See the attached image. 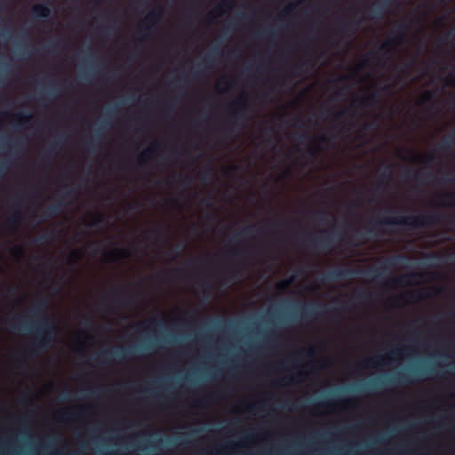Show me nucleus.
<instances>
[{
    "label": "nucleus",
    "instance_id": "nucleus-20",
    "mask_svg": "<svg viewBox=\"0 0 455 455\" xmlns=\"http://www.w3.org/2000/svg\"><path fill=\"white\" fill-rule=\"evenodd\" d=\"M454 35H455V28L450 29V30L446 31L445 33L440 35L436 41L437 44L439 46H449L453 41Z\"/></svg>",
    "mask_w": 455,
    "mask_h": 455
},
{
    "label": "nucleus",
    "instance_id": "nucleus-64",
    "mask_svg": "<svg viewBox=\"0 0 455 455\" xmlns=\"http://www.w3.org/2000/svg\"><path fill=\"white\" fill-rule=\"evenodd\" d=\"M151 232L160 235L162 234V229H161V228L157 227V228L152 229Z\"/></svg>",
    "mask_w": 455,
    "mask_h": 455
},
{
    "label": "nucleus",
    "instance_id": "nucleus-58",
    "mask_svg": "<svg viewBox=\"0 0 455 455\" xmlns=\"http://www.w3.org/2000/svg\"><path fill=\"white\" fill-rule=\"evenodd\" d=\"M429 69V64L427 62H424V66L420 68V71L422 76H426Z\"/></svg>",
    "mask_w": 455,
    "mask_h": 455
},
{
    "label": "nucleus",
    "instance_id": "nucleus-25",
    "mask_svg": "<svg viewBox=\"0 0 455 455\" xmlns=\"http://www.w3.org/2000/svg\"><path fill=\"white\" fill-rule=\"evenodd\" d=\"M21 220V213L20 210H16L13 214L8 217L6 220V226L9 228H17Z\"/></svg>",
    "mask_w": 455,
    "mask_h": 455
},
{
    "label": "nucleus",
    "instance_id": "nucleus-16",
    "mask_svg": "<svg viewBox=\"0 0 455 455\" xmlns=\"http://www.w3.org/2000/svg\"><path fill=\"white\" fill-rule=\"evenodd\" d=\"M435 97V92L431 90H425L422 92L417 100V104L419 107H424L427 104H431V106H434V100Z\"/></svg>",
    "mask_w": 455,
    "mask_h": 455
},
{
    "label": "nucleus",
    "instance_id": "nucleus-60",
    "mask_svg": "<svg viewBox=\"0 0 455 455\" xmlns=\"http://www.w3.org/2000/svg\"><path fill=\"white\" fill-rule=\"evenodd\" d=\"M209 176H210V170L209 169H207L204 172H201V178H202L203 180H207L209 179Z\"/></svg>",
    "mask_w": 455,
    "mask_h": 455
},
{
    "label": "nucleus",
    "instance_id": "nucleus-28",
    "mask_svg": "<svg viewBox=\"0 0 455 455\" xmlns=\"http://www.w3.org/2000/svg\"><path fill=\"white\" fill-rule=\"evenodd\" d=\"M102 140V135L100 131L97 129L94 131L92 137L87 142L88 148L90 151H95L96 146H99Z\"/></svg>",
    "mask_w": 455,
    "mask_h": 455
},
{
    "label": "nucleus",
    "instance_id": "nucleus-12",
    "mask_svg": "<svg viewBox=\"0 0 455 455\" xmlns=\"http://www.w3.org/2000/svg\"><path fill=\"white\" fill-rule=\"evenodd\" d=\"M392 3L394 20L391 28V44L393 54L395 56L398 54V20L395 18L396 13H398V0H392Z\"/></svg>",
    "mask_w": 455,
    "mask_h": 455
},
{
    "label": "nucleus",
    "instance_id": "nucleus-47",
    "mask_svg": "<svg viewBox=\"0 0 455 455\" xmlns=\"http://www.w3.org/2000/svg\"><path fill=\"white\" fill-rule=\"evenodd\" d=\"M355 296L358 299H362V300H364L368 298L369 296V292H367L366 291L364 290H362V289H357L355 291Z\"/></svg>",
    "mask_w": 455,
    "mask_h": 455
},
{
    "label": "nucleus",
    "instance_id": "nucleus-48",
    "mask_svg": "<svg viewBox=\"0 0 455 455\" xmlns=\"http://www.w3.org/2000/svg\"><path fill=\"white\" fill-rule=\"evenodd\" d=\"M377 52H371L368 54L365 55V58L363 61V66H368V63L371 61H373L376 59Z\"/></svg>",
    "mask_w": 455,
    "mask_h": 455
},
{
    "label": "nucleus",
    "instance_id": "nucleus-4",
    "mask_svg": "<svg viewBox=\"0 0 455 455\" xmlns=\"http://www.w3.org/2000/svg\"><path fill=\"white\" fill-rule=\"evenodd\" d=\"M384 275V267L379 265L371 266L367 268L339 267L323 273L321 281L323 283L337 280L351 279L357 275H363L371 282H378Z\"/></svg>",
    "mask_w": 455,
    "mask_h": 455
},
{
    "label": "nucleus",
    "instance_id": "nucleus-50",
    "mask_svg": "<svg viewBox=\"0 0 455 455\" xmlns=\"http://www.w3.org/2000/svg\"><path fill=\"white\" fill-rule=\"evenodd\" d=\"M81 323L86 329H91L92 327V320L87 316L83 317Z\"/></svg>",
    "mask_w": 455,
    "mask_h": 455
},
{
    "label": "nucleus",
    "instance_id": "nucleus-22",
    "mask_svg": "<svg viewBox=\"0 0 455 455\" xmlns=\"http://www.w3.org/2000/svg\"><path fill=\"white\" fill-rule=\"evenodd\" d=\"M356 111L353 107L345 108L342 110L336 112L334 115V119L336 121H341L343 119H347L348 117L355 116Z\"/></svg>",
    "mask_w": 455,
    "mask_h": 455
},
{
    "label": "nucleus",
    "instance_id": "nucleus-57",
    "mask_svg": "<svg viewBox=\"0 0 455 455\" xmlns=\"http://www.w3.org/2000/svg\"><path fill=\"white\" fill-rule=\"evenodd\" d=\"M315 139L319 140L322 143H328L329 140H330L329 137L327 135H325V134H322L319 137L315 138Z\"/></svg>",
    "mask_w": 455,
    "mask_h": 455
},
{
    "label": "nucleus",
    "instance_id": "nucleus-32",
    "mask_svg": "<svg viewBox=\"0 0 455 455\" xmlns=\"http://www.w3.org/2000/svg\"><path fill=\"white\" fill-rule=\"evenodd\" d=\"M307 241L310 243H312L315 247H321V248H326L331 246V242L329 238H320L317 240V242L313 243V237L311 235H308L307 236Z\"/></svg>",
    "mask_w": 455,
    "mask_h": 455
},
{
    "label": "nucleus",
    "instance_id": "nucleus-54",
    "mask_svg": "<svg viewBox=\"0 0 455 455\" xmlns=\"http://www.w3.org/2000/svg\"><path fill=\"white\" fill-rule=\"evenodd\" d=\"M322 151V148L320 146L311 147L308 148V153L310 156H315L317 153Z\"/></svg>",
    "mask_w": 455,
    "mask_h": 455
},
{
    "label": "nucleus",
    "instance_id": "nucleus-21",
    "mask_svg": "<svg viewBox=\"0 0 455 455\" xmlns=\"http://www.w3.org/2000/svg\"><path fill=\"white\" fill-rule=\"evenodd\" d=\"M260 229L256 228L255 226H247L242 228L239 232L235 234L233 239H237L242 236L244 238H251L256 232H259Z\"/></svg>",
    "mask_w": 455,
    "mask_h": 455
},
{
    "label": "nucleus",
    "instance_id": "nucleus-17",
    "mask_svg": "<svg viewBox=\"0 0 455 455\" xmlns=\"http://www.w3.org/2000/svg\"><path fill=\"white\" fill-rule=\"evenodd\" d=\"M356 31L355 22L345 20L339 24L338 33L344 35L347 34L351 36Z\"/></svg>",
    "mask_w": 455,
    "mask_h": 455
},
{
    "label": "nucleus",
    "instance_id": "nucleus-30",
    "mask_svg": "<svg viewBox=\"0 0 455 455\" xmlns=\"http://www.w3.org/2000/svg\"><path fill=\"white\" fill-rule=\"evenodd\" d=\"M418 9L420 10L422 13L417 21L419 24H422V22L427 19L428 12L431 9L429 1L425 0L421 4L418 6Z\"/></svg>",
    "mask_w": 455,
    "mask_h": 455
},
{
    "label": "nucleus",
    "instance_id": "nucleus-8",
    "mask_svg": "<svg viewBox=\"0 0 455 455\" xmlns=\"http://www.w3.org/2000/svg\"><path fill=\"white\" fill-rule=\"evenodd\" d=\"M164 13V9L161 6H157L151 10L146 16L142 24L137 29V34L141 36L142 40H146L150 34V28L147 25L154 26L156 24Z\"/></svg>",
    "mask_w": 455,
    "mask_h": 455
},
{
    "label": "nucleus",
    "instance_id": "nucleus-31",
    "mask_svg": "<svg viewBox=\"0 0 455 455\" xmlns=\"http://www.w3.org/2000/svg\"><path fill=\"white\" fill-rule=\"evenodd\" d=\"M219 396H220V393L219 392H215L213 394H209V395H205L204 398L198 400L196 403V406H197V407H204L208 403H210L211 402H212L215 399H217Z\"/></svg>",
    "mask_w": 455,
    "mask_h": 455
},
{
    "label": "nucleus",
    "instance_id": "nucleus-3",
    "mask_svg": "<svg viewBox=\"0 0 455 455\" xmlns=\"http://www.w3.org/2000/svg\"><path fill=\"white\" fill-rule=\"evenodd\" d=\"M398 148L395 145L394 147V178H393V199L394 205L392 208V215H388L387 211H374L373 213L369 217L366 226L364 228L365 233L369 236H373L377 234V231L383 225L391 224L393 227V235L395 236L398 234V204L396 200L398 199V180L395 172L398 170Z\"/></svg>",
    "mask_w": 455,
    "mask_h": 455
},
{
    "label": "nucleus",
    "instance_id": "nucleus-43",
    "mask_svg": "<svg viewBox=\"0 0 455 455\" xmlns=\"http://www.w3.org/2000/svg\"><path fill=\"white\" fill-rule=\"evenodd\" d=\"M411 276L415 283H420L425 281L428 275L425 272H414L411 275Z\"/></svg>",
    "mask_w": 455,
    "mask_h": 455
},
{
    "label": "nucleus",
    "instance_id": "nucleus-49",
    "mask_svg": "<svg viewBox=\"0 0 455 455\" xmlns=\"http://www.w3.org/2000/svg\"><path fill=\"white\" fill-rule=\"evenodd\" d=\"M214 196L213 195H209L202 200V204L207 207H212L213 204Z\"/></svg>",
    "mask_w": 455,
    "mask_h": 455
},
{
    "label": "nucleus",
    "instance_id": "nucleus-56",
    "mask_svg": "<svg viewBox=\"0 0 455 455\" xmlns=\"http://www.w3.org/2000/svg\"><path fill=\"white\" fill-rule=\"evenodd\" d=\"M441 198H450L452 203L455 204V192L454 193H446L444 195L440 196Z\"/></svg>",
    "mask_w": 455,
    "mask_h": 455
},
{
    "label": "nucleus",
    "instance_id": "nucleus-40",
    "mask_svg": "<svg viewBox=\"0 0 455 455\" xmlns=\"http://www.w3.org/2000/svg\"><path fill=\"white\" fill-rule=\"evenodd\" d=\"M71 419V413L64 411L56 414V420L59 422H68Z\"/></svg>",
    "mask_w": 455,
    "mask_h": 455
},
{
    "label": "nucleus",
    "instance_id": "nucleus-26",
    "mask_svg": "<svg viewBox=\"0 0 455 455\" xmlns=\"http://www.w3.org/2000/svg\"><path fill=\"white\" fill-rule=\"evenodd\" d=\"M435 174L432 172H416L414 174V180L420 184H425L430 180H433Z\"/></svg>",
    "mask_w": 455,
    "mask_h": 455
},
{
    "label": "nucleus",
    "instance_id": "nucleus-18",
    "mask_svg": "<svg viewBox=\"0 0 455 455\" xmlns=\"http://www.w3.org/2000/svg\"><path fill=\"white\" fill-rule=\"evenodd\" d=\"M32 13L36 18L47 19L51 15V9L43 4H37L33 6Z\"/></svg>",
    "mask_w": 455,
    "mask_h": 455
},
{
    "label": "nucleus",
    "instance_id": "nucleus-15",
    "mask_svg": "<svg viewBox=\"0 0 455 455\" xmlns=\"http://www.w3.org/2000/svg\"><path fill=\"white\" fill-rule=\"evenodd\" d=\"M157 147L158 143H154L149 148L141 152L138 161V164L140 167L147 166L148 161L150 159L151 155H155L156 153Z\"/></svg>",
    "mask_w": 455,
    "mask_h": 455
},
{
    "label": "nucleus",
    "instance_id": "nucleus-9",
    "mask_svg": "<svg viewBox=\"0 0 455 455\" xmlns=\"http://www.w3.org/2000/svg\"><path fill=\"white\" fill-rule=\"evenodd\" d=\"M60 200L57 204L49 205L47 207V209L44 212V213H43L44 220H48L50 218H52L63 211V208L66 205V204L63 203L62 200L71 197V189L68 188L65 191H63L62 193H60Z\"/></svg>",
    "mask_w": 455,
    "mask_h": 455
},
{
    "label": "nucleus",
    "instance_id": "nucleus-14",
    "mask_svg": "<svg viewBox=\"0 0 455 455\" xmlns=\"http://www.w3.org/2000/svg\"><path fill=\"white\" fill-rule=\"evenodd\" d=\"M438 291L437 288L432 289H419L413 291L411 293V299L413 302L419 303L426 299L427 298L433 297Z\"/></svg>",
    "mask_w": 455,
    "mask_h": 455
},
{
    "label": "nucleus",
    "instance_id": "nucleus-19",
    "mask_svg": "<svg viewBox=\"0 0 455 455\" xmlns=\"http://www.w3.org/2000/svg\"><path fill=\"white\" fill-rule=\"evenodd\" d=\"M164 319L161 317H153L148 322H140L134 325V327L143 329H149V328H156V327H162L164 325Z\"/></svg>",
    "mask_w": 455,
    "mask_h": 455
},
{
    "label": "nucleus",
    "instance_id": "nucleus-36",
    "mask_svg": "<svg viewBox=\"0 0 455 455\" xmlns=\"http://www.w3.org/2000/svg\"><path fill=\"white\" fill-rule=\"evenodd\" d=\"M184 247H185L184 244H180V245L176 246L175 248L167 251L166 253L168 256H170L172 258V259L174 260L180 256V253L183 251Z\"/></svg>",
    "mask_w": 455,
    "mask_h": 455
},
{
    "label": "nucleus",
    "instance_id": "nucleus-33",
    "mask_svg": "<svg viewBox=\"0 0 455 455\" xmlns=\"http://www.w3.org/2000/svg\"><path fill=\"white\" fill-rule=\"evenodd\" d=\"M451 146L452 140L448 137L443 140V141L436 147V149L441 153H447L451 150Z\"/></svg>",
    "mask_w": 455,
    "mask_h": 455
},
{
    "label": "nucleus",
    "instance_id": "nucleus-63",
    "mask_svg": "<svg viewBox=\"0 0 455 455\" xmlns=\"http://www.w3.org/2000/svg\"><path fill=\"white\" fill-rule=\"evenodd\" d=\"M297 123H298L299 127H303L306 124V121H305V119L302 116H299L297 118Z\"/></svg>",
    "mask_w": 455,
    "mask_h": 455
},
{
    "label": "nucleus",
    "instance_id": "nucleus-59",
    "mask_svg": "<svg viewBox=\"0 0 455 455\" xmlns=\"http://www.w3.org/2000/svg\"><path fill=\"white\" fill-rule=\"evenodd\" d=\"M392 114H393L394 117L398 116V104H397V102L395 100V102L393 104Z\"/></svg>",
    "mask_w": 455,
    "mask_h": 455
},
{
    "label": "nucleus",
    "instance_id": "nucleus-5",
    "mask_svg": "<svg viewBox=\"0 0 455 455\" xmlns=\"http://www.w3.org/2000/svg\"><path fill=\"white\" fill-rule=\"evenodd\" d=\"M403 1L400 0V162H403V154L404 151L403 146V110H404V84L403 80V73L404 71L403 64V45L404 43V21H403Z\"/></svg>",
    "mask_w": 455,
    "mask_h": 455
},
{
    "label": "nucleus",
    "instance_id": "nucleus-6",
    "mask_svg": "<svg viewBox=\"0 0 455 455\" xmlns=\"http://www.w3.org/2000/svg\"><path fill=\"white\" fill-rule=\"evenodd\" d=\"M402 212V193L400 192V212ZM442 215L435 212H419L411 214L407 218L400 214V228L404 225L410 226L411 228H423L430 227L437 223Z\"/></svg>",
    "mask_w": 455,
    "mask_h": 455
},
{
    "label": "nucleus",
    "instance_id": "nucleus-53",
    "mask_svg": "<svg viewBox=\"0 0 455 455\" xmlns=\"http://www.w3.org/2000/svg\"><path fill=\"white\" fill-rule=\"evenodd\" d=\"M310 140V137L308 136V134L307 132H301L300 134H299L298 136V141L300 142V143H303L305 141H308Z\"/></svg>",
    "mask_w": 455,
    "mask_h": 455
},
{
    "label": "nucleus",
    "instance_id": "nucleus-13",
    "mask_svg": "<svg viewBox=\"0 0 455 455\" xmlns=\"http://www.w3.org/2000/svg\"><path fill=\"white\" fill-rule=\"evenodd\" d=\"M384 364V356L377 354L372 356L366 357L363 361L355 364L356 370L377 368Z\"/></svg>",
    "mask_w": 455,
    "mask_h": 455
},
{
    "label": "nucleus",
    "instance_id": "nucleus-45",
    "mask_svg": "<svg viewBox=\"0 0 455 455\" xmlns=\"http://www.w3.org/2000/svg\"><path fill=\"white\" fill-rule=\"evenodd\" d=\"M246 251L240 249H235L229 251V255L234 259H242L245 256Z\"/></svg>",
    "mask_w": 455,
    "mask_h": 455
},
{
    "label": "nucleus",
    "instance_id": "nucleus-39",
    "mask_svg": "<svg viewBox=\"0 0 455 455\" xmlns=\"http://www.w3.org/2000/svg\"><path fill=\"white\" fill-rule=\"evenodd\" d=\"M435 158H436V156L433 152L427 153V154L420 156L421 162L426 165H429V164H433L435 162Z\"/></svg>",
    "mask_w": 455,
    "mask_h": 455
},
{
    "label": "nucleus",
    "instance_id": "nucleus-37",
    "mask_svg": "<svg viewBox=\"0 0 455 455\" xmlns=\"http://www.w3.org/2000/svg\"><path fill=\"white\" fill-rule=\"evenodd\" d=\"M294 281H295V275H292L290 278L283 280L280 283H278L276 285V288L279 291H285Z\"/></svg>",
    "mask_w": 455,
    "mask_h": 455
},
{
    "label": "nucleus",
    "instance_id": "nucleus-52",
    "mask_svg": "<svg viewBox=\"0 0 455 455\" xmlns=\"http://www.w3.org/2000/svg\"><path fill=\"white\" fill-rule=\"evenodd\" d=\"M393 77H394V85L397 84L398 81V63L395 62L393 65Z\"/></svg>",
    "mask_w": 455,
    "mask_h": 455
},
{
    "label": "nucleus",
    "instance_id": "nucleus-41",
    "mask_svg": "<svg viewBox=\"0 0 455 455\" xmlns=\"http://www.w3.org/2000/svg\"><path fill=\"white\" fill-rule=\"evenodd\" d=\"M426 40H427V36H423L422 37H420L419 39V44H418V46H417V57H420L423 52H425V49H426Z\"/></svg>",
    "mask_w": 455,
    "mask_h": 455
},
{
    "label": "nucleus",
    "instance_id": "nucleus-51",
    "mask_svg": "<svg viewBox=\"0 0 455 455\" xmlns=\"http://www.w3.org/2000/svg\"><path fill=\"white\" fill-rule=\"evenodd\" d=\"M200 286L205 291H211L212 289V284L204 279L200 282Z\"/></svg>",
    "mask_w": 455,
    "mask_h": 455
},
{
    "label": "nucleus",
    "instance_id": "nucleus-46",
    "mask_svg": "<svg viewBox=\"0 0 455 455\" xmlns=\"http://www.w3.org/2000/svg\"><path fill=\"white\" fill-rule=\"evenodd\" d=\"M381 188L380 183H377L374 185L371 189H369V192L371 194V197L369 199V203L372 204L375 202V195L379 192V188Z\"/></svg>",
    "mask_w": 455,
    "mask_h": 455
},
{
    "label": "nucleus",
    "instance_id": "nucleus-34",
    "mask_svg": "<svg viewBox=\"0 0 455 455\" xmlns=\"http://www.w3.org/2000/svg\"><path fill=\"white\" fill-rule=\"evenodd\" d=\"M427 371L422 368H414L411 371V382L417 383L422 379V377L426 375Z\"/></svg>",
    "mask_w": 455,
    "mask_h": 455
},
{
    "label": "nucleus",
    "instance_id": "nucleus-27",
    "mask_svg": "<svg viewBox=\"0 0 455 455\" xmlns=\"http://www.w3.org/2000/svg\"><path fill=\"white\" fill-rule=\"evenodd\" d=\"M105 255L107 257L110 258L113 260H117V259H120L126 258L128 256V253H127L126 251H124L123 249L116 248V249H114L112 251H107L105 253Z\"/></svg>",
    "mask_w": 455,
    "mask_h": 455
},
{
    "label": "nucleus",
    "instance_id": "nucleus-44",
    "mask_svg": "<svg viewBox=\"0 0 455 455\" xmlns=\"http://www.w3.org/2000/svg\"><path fill=\"white\" fill-rule=\"evenodd\" d=\"M305 374L301 371L296 372L292 377H291L285 384H291L295 382L300 381L304 378Z\"/></svg>",
    "mask_w": 455,
    "mask_h": 455
},
{
    "label": "nucleus",
    "instance_id": "nucleus-62",
    "mask_svg": "<svg viewBox=\"0 0 455 455\" xmlns=\"http://www.w3.org/2000/svg\"><path fill=\"white\" fill-rule=\"evenodd\" d=\"M180 177H182L183 181H184V183H185L186 185H189V184H191V182H192V178H191V177L187 176V175H183V174H182V175H180Z\"/></svg>",
    "mask_w": 455,
    "mask_h": 455
},
{
    "label": "nucleus",
    "instance_id": "nucleus-2",
    "mask_svg": "<svg viewBox=\"0 0 455 455\" xmlns=\"http://www.w3.org/2000/svg\"><path fill=\"white\" fill-rule=\"evenodd\" d=\"M50 300L43 298L36 300L30 311L31 322H24L20 329L27 332L35 333L36 339L22 353L24 358L35 356L50 349L56 341L58 327L54 321L45 315Z\"/></svg>",
    "mask_w": 455,
    "mask_h": 455
},
{
    "label": "nucleus",
    "instance_id": "nucleus-7",
    "mask_svg": "<svg viewBox=\"0 0 455 455\" xmlns=\"http://www.w3.org/2000/svg\"><path fill=\"white\" fill-rule=\"evenodd\" d=\"M247 96L243 94L231 103V111L225 130L233 132L235 128H240L243 121L247 119Z\"/></svg>",
    "mask_w": 455,
    "mask_h": 455
},
{
    "label": "nucleus",
    "instance_id": "nucleus-55",
    "mask_svg": "<svg viewBox=\"0 0 455 455\" xmlns=\"http://www.w3.org/2000/svg\"><path fill=\"white\" fill-rule=\"evenodd\" d=\"M56 143H52V145L44 152V157H48L56 148Z\"/></svg>",
    "mask_w": 455,
    "mask_h": 455
},
{
    "label": "nucleus",
    "instance_id": "nucleus-29",
    "mask_svg": "<svg viewBox=\"0 0 455 455\" xmlns=\"http://www.w3.org/2000/svg\"><path fill=\"white\" fill-rule=\"evenodd\" d=\"M376 100V95L375 94H368L364 95L363 97H360L356 100L357 106L358 107H371Z\"/></svg>",
    "mask_w": 455,
    "mask_h": 455
},
{
    "label": "nucleus",
    "instance_id": "nucleus-11",
    "mask_svg": "<svg viewBox=\"0 0 455 455\" xmlns=\"http://www.w3.org/2000/svg\"><path fill=\"white\" fill-rule=\"evenodd\" d=\"M130 353L131 349L126 347H116L110 350H102L100 352V355L102 356L100 361L101 363H108L111 360L112 356L120 361H124L128 359V355Z\"/></svg>",
    "mask_w": 455,
    "mask_h": 455
},
{
    "label": "nucleus",
    "instance_id": "nucleus-24",
    "mask_svg": "<svg viewBox=\"0 0 455 455\" xmlns=\"http://www.w3.org/2000/svg\"><path fill=\"white\" fill-rule=\"evenodd\" d=\"M33 118V115L29 113L20 112L13 117V123L16 125L28 124Z\"/></svg>",
    "mask_w": 455,
    "mask_h": 455
},
{
    "label": "nucleus",
    "instance_id": "nucleus-42",
    "mask_svg": "<svg viewBox=\"0 0 455 455\" xmlns=\"http://www.w3.org/2000/svg\"><path fill=\"white\" fill-rule=\"evenodd\" d=\"M104 223H105L104 215L101 213H97L94 216V219L92 220V221L90 223V226L91 227H99V226L103 225Z\"/></svg>",
    "mask_w": 455,
    "mask_h": 455
},
{
    "label": "nucleus",
    "instance_id": "nucleus-61",
    "mask_svg": "<svg viewBox=\"0 0 455 455\" xmlns=\"http://www.w3.org/2000/svg\"><path fill=\"white\" fill-rule=\"evenodd\" d=\"M95 244H96V248L93 250V253L99 254L101 252L102 244L100 242L95 243Z\"/></svg>",
    "mask_w": 455,
    "mask_h": 455
},
{
    "label": "nucleus",
    "instance_id": "nucleus-23",
    "mask_svg": "<svg viewBox=\"0 0 455 455\" xmlns=\"http://www.w3.org/2000/svg\"><path fill=\"white\" fill-rule=\"evenodd\" d=\"M322 306L314 305V304H307L303 313L301 314V318L308 319L315 315H321L323 312H318L315 309L320 308Z\"/></svg>",
    "mask_w": 455,
    "mask_h": 455
},
{
    "label": "nucleus",
    "instance_id": "nucleus-38",
    "mask_svg": "<svg viewBox=\"0 0 455 455\" xmlns=\"http://www.w3.org/2000/svg\"><path fill=\"white\" fill-rule=\"evenodd\" d=\"M228 7V8H232L233 7V4L231 1H228V0H224L220 4H219L214 12L219 15H222L223 13H225V11L223 10V7Z\"/></svg>",
    "mask_w": 455,
    "mask_h": 455
},
{
    "label": "nucleus",
    "instance_id": "nucleus-10",
    "mask_svg": "<svg viewBox=\"0 0 455 455\" xmlns=\"http://www.w3.org/2000/svg\"><path fill=\"white\" fill-rule=\"evenodd\" d=\"M111 302L118 307H128L132 304V297L124 289H111Z\"/></svg>",
    "mask_w": 455,
    "mask_h": 455
},
{
    "label": "nucleus",
    "instance_id": "nucleus-35",
    "mask_svg": "<svg viewBox=\"0 0 455 455\" xmlns=\"http://www.w3.org/2000/svg\"><path fill=\"white\" fill-rule=\"evenodd\" d=\"M52 239H53V234L52 232L44 233V234L38 235L36 238H35L34 243L45 244V243H50Z\"/></svg>",
    "mask_w": 455,
    "mask_h": 455
},
{
    "label": "nucleus",
    "instance_id": "nucleus-1",
    "mask_svg": "<svg viewBox=\"0 0 455 455\" xmlns=\"http://www.w3.org/2000/svg\"><path fill=\"white\" fill-rule=\"evenodd\" d=\"M391 265L394 275L391 279L393 295L392 307V345L390 359L392 363L391 385H392V412H391V455H398V254L395 252L391 257Z\"/></svg>",
    "mask_w": 455,
    "mask_h": 455
}]
</instances>
